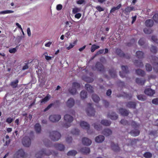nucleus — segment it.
Returning <instances> with one entry per match:
<instances>
[{
  "label": "nucleus",
  "mask_w": 158,
  "mask_h": 158,
  "mask_svg": "<svg viewBox=\"0 0 158 158\" xmlns=\"http://www.w3.org/2000/svg\"><path fill=\"white\" fill-rule=\"evenodd\" d=\"M117 97H123L126 98H129V99H131L132 97V96H130V95L128 94L125 92H123V93L122 94L118 95H117Z\"/></svg>",
  "instance_id": "42"
},
{
  "label": "nucleus",
  "mask_w": 158,
  "mask_h": 158,
  "mask_svg": "<svg viewBox=\"0 0 158 158\" xmlns=\"http://www.w3.org/2000/svg\"><path fill=\"white\" fill-rule=\"evenodd\" d=\"M61 136L60 134L57 131H53L50 132V138L53 141H58Z\"/></svg>",
  "instance_id": "4"
},
{
  "label": "nucleus",
  "mask_w": 158,
  "mask_h": 158,
  "mask_svg": "<svg viewBox=\"0 0 158 158\" xmlns=\"http://www.w3.org/2000/svg\"><path fill=\"white\" fill-rule=\"evenodd\" d=\"M54 105V103H51L44 110V112H46L49 110L52 106Z\"/></svg>",
  "instance_id": "59"
},
{
  "label": "nucleus",
  "mask_w": 158,
  "mask_h": 158,
  "mask_svg": "<svg viewBox=\"0 0 158 158\" xmlns=\"http://www.w3.org/2000/svg\"><path fill=\"white\" fill-rule=\"evenodd\" d=\"M146 81V80L145 79L142 80L140 78H136L135 79L136 82L139 85H143Z\"/></svg>",
  "instance_id": "32"
},
{
  "label": "nucleus",
  "mask_w": 158,
  "mask_h": 158,
  "mask_svg": "<svg viewBox=\"0 0 158 158\" xmlns=\"http://www.w3.org/2000/svg\"><path fill=\"white\" fill-rule=\"evenodd\" d=\"M58 154V153L56 152L50 151L49 150L43 149L37 153L35 154V156L36 158H41L42 156H48L52 154L54 156H57Z\"/></svg>",
  "instance_id": "1"
},
{
  "label": "nucleus",
  "mask_w": 158,
  "mask_h": 158,
  "mask_svg": "<svg viewBox=\"0 0 158 158\" xmlns=\"http://www.w3.org/2000/svg\"><path fill=\"white\" fill-rule=\"evenodd\" d=\"M152 40L157 44H158V40L157 39L156 37L155 36H152Z\"/></svg>",
  "instance_id": "61"
},
{
  "label": "nucleus",
  "mask_w": 158,
  "mask_h": 158,
  "mask_svg": "<svg viewBox=\"0 0 158 158\" xmlns=\"http://www.w3.org/2000/svg\"><path fill=\"white\" fill-rule=\"evenodd\" d=\"M153 19L156 22H158V13L155 14L152 17Z\"/></svg>",
  "instance_id": "56"
},
{
  "label": "nucleus",
  "mask_w": 158,
  "mask_h": 158,
  "mask_svg": "<svg viewBox=\"0 0 158 158\" xmlns=\"http://www.w3.org/2000/svg\"><path fill=\"white\" fill-rule=\"evenodd\" d=\"M105 139V137L104 136L99 135L95 138V141L98 143L102 142Z\"/></svg>",
  "instance_id": "24"
},
{
  "label": "nucleus",
  "mask_w": 158,
  "mask_h": 158,
  "mask_svg": "<svg viewBox=\"0 0 158 158\" xmlns=\"http://www.w3.org/2000/svg\"><path fill=\"white\" fill-rule=\"evenodd\" d=\"M19 82V80L17 79L14 81L11 82L10 85L13 88H16L18 87Z\"/></svg>",
  "instance_id": "22"
},
{
  "label": "nucleus",
  "mask_w": 158,
  "mask_h": 158,
  "mask_svg": "<svg viewBox=\"0 0 158 158\" xmlns=\"http://www.w3.org/2000/svg\"><path fill=\"white\" fill-rule=\"evenodd\" d=\"M144 32L146 34H150L152 32L151 28H145L143 30Z\"/></svg>",
  "instance_id": "50"
},
{
  "label": "nucleus",
  "mask_w": 158,
  "mask_h": 158,
  "mask_svg": "<svg viewBox=\"0 0 158 158\" xmlns=\"http://www.w3.org/2000/svg\"><path fill=\"white\" fill-rule=\"evenodd\" d=\"M101 123L104 126H109L110 125L111 122L106 119H103L101 120Z\"/></svg>",
  "instance_id": "30"
},
{
  "label": "nucleus",
  "mask_w": 158,
  "mask_h": 158,
  "mask_svg": "<svg viewBox=\"0 0 158 158\" xmlns=\"http://www.w3.org/2000/svg\"><path fill=\"white\" fill-rule=\"evenodd\" d=\"M102 134L106 136H108L112 133L111 131L109 129H105L102 131Z\"/></svg>",
  "instance_id": "25"
},
{
  "label": "nucleus",
  "mask_w": 158,
  "mask_h": 158,
  "mask_svg": "<svg viewBox=\"0 0 158 158\" xmlns=\"http://www.w3.org/2000/svg\"><path fill=\"white\" fill-rule=\"evenodd\" d=\"M92 98L94 101L97 103L100 100L99 97L95 94H93L92 95Z\"/></svg>",
  "instance_id": "36"
},
{
  "label": "nucleus",
  "mask_w": 158,
  "mask_h": 158,
  "mask_svg": "<svg viewBox=\"0 0 158 158\" xmlns=\"http://www.w3.org/2000/svg\"><path fill=\"white\" fill-rule=\"evenodd\" d=\"M136 103L135 102H129L127 103L126 106L129 108L135 109Z\"/></svg>",
  "instance_id": "21"
},
{
  "label": "nucleus",
  "mask_w": 158,
  "mask_h": 158,
  "mask_svg": "<svg viewBox=\"0 0 158 158\" xmlns=\"http://www.w3.org/2000/svg\"><path fill=\"white\" fill-rule=\"evenodd\" d=\"M109 74L113 78H115L117 77L116 71L113 69H112L109 70Z\"/></svg>",
  "instance_id": "35"
},
{
  "label": "nucleus",
  "mask_w": 158,
  "mask_h": 158,
  "mask_svg": "<svg viewBox=\"0 0 158 158\" xmlns=\"http://www.w3.org/2000/svg\"><path fill=\"white\" fill-rule=\"evenodd\" d=\"M111 146L112 150L115 152H118L120 150V148L118 144H115L114 143L112 142Z\"/></svg>",
  "instance_id": "20"
},
{
  "label": "nucleus",
  "mask_w": 158,
  "mask_h": 158,
  "mask_svg": "<svg viewBox=\"0 0 158 158\" xmlns=\"http://www.w3.org/2000/svg\"><path fill=\"white\" fill-rule=\"evenodd\" d=\"M14 120V119L13 118H11L9 117L7 118L6 120V122L8 124L11 123Z\"/></svg>",
  "instance_id": "58"
},
{
  "label": "nucleus",
  "mask_w": 158,
  "mask_h": 158,
  "mask_svg": "<svg viewBox=\"0 0 158 158\" xmlns=\"http://www.w3.org/2000/svg\"><path fill=\"white\" fill-rule=\"evenodd\" d=\"M77 152L74 150H72L69 151L67 153L68 156H74L77 154Z\"/></svg>",
  "instance_id": "38"
},
{
  "label": "nucleus",
  "mask_w": 158,
  "mask_h": 158,
  "mask_svg": "<svg viewBox=\"0 0 158 158\" xmlns=\"http://www.w3.org/2000/svg\"><path fill=\"white\" fill-rule=\"evenodd\" d=\"M95 67L97 70L100 72H105V69L103 65L99 62H97L95 64Z\"/></svg>",
  "instance_id": "13"
},
{
  "label": "nucleus",
  "mask_w": 158,
  "mask_h": 158,
  "mask_svg": "<svg viewBox=\"0 0 158 158\" xmlns=\"http://www.w3.org/2000/svg\"><path fill=\"white\" fill-rule=\"evenodd\" d=\"M122 6V5L121 4H118L117 6L114 7H113L110 10V12L112 13L115 11L116 10L119 9Z\"/></svg>",
  "instance_id": "39"
},
{
  "label": "nucleus",
  "mask_w": 158,
  "mask_h": 158,
  "mask_svg": "<svg viewBox=\"0 0 158 158\" xmlns=\"http://www.w3.org/2000/svg\"><path fill=\"white\" fill-rule=\"evenodd\" d=\"M18 47V46H17L16 48L9 49V52L11 53H15L17 52V48Z\"/></svg>",
  "instance_id": "54"
},
{
  "label": "nucleus",
  "mask_w": 158,
  "mask_h": 158,
  "mask_svg": "<svg viewBox=\"0 0 158 158\" xmlns=\"http://www.w3.org/2000/svg\"><path fill=\"white\" fill-rule=\"evenodd\" d=\"M131 125L134 129L131 131L130 133L133 136H136L139 135L140 132L139 130L140 124L135 121H132L131 122Z\"/></svg>",
  "instance_id": "2"
},
{
  "label": "nucleus",
  "mask_w": 158,
  "mask_h": 158,
  "mask_svg": "<svg viewBox=\"0 0 158 158\" xmlns=\"http://www.w3.org/2000/svg\"><path fill=\"white\" fill-rule=\"evenodd\" d=\"M138 99L142 101H144L146 99V97L143 95L140 94L137 96Z\"/></svg>",
  "instance_id": "44"
},
{
  "label": "nucleus",
  "mask_w": 158,
  "mask_h": 158,
  "mask_svg": "<svg viewBox=\"0 0 158 158\" xmlns=\"http://www.w3.org/2000/svg\"><path fill=\"white\" fill-rule=\"evenodd\" d=\"M108 117L112 120H116L118 118V115L115 113H112L111 114H108Z\"/></svg>",
  "instance_id": "28"
},
{
  "label": "nucleus",
  "mask_w": 158,
  "mask_h": 158,
  "mask_svg": "<svg viewBox=\"0 0 158 158\" xmlns=\"http://www.w3.org/2000/svg\"><path fill=\"white\" fill-rule=\"evenodd\" d=\"M145 67L147 71L150 72L152 71V67L150 64H146Z\"/></svg>",
  "instance_id": "51"
},
{
  "label": "nucleus",
  "mask_w": 158,
  "mask_h": 158,
  "mask_svg": "<svg viewBox=\"0 0 158 158\" xmlns=\"http://www.w3.org/2000/svg\"><path fill=\"white\" fill-rule=\"evenodd\" d=\"M134 64L137 67H142L143 66L142 62L137 60H135L134 62Z\"/></svg>",
  "instance_id": "37"
},
{
  "label": "nucleus",
  "mask_w": 158,
  "mask_h": 158,
  "mask_svg": "<svg viewBox=\"0 0 158 158\" xmlns=\"http://www.w3.org/2000/svg\"><path fill=\"white\" fill-rule=\"evenodd\" d=\"M152 102L153 104L158 105V98L153 99L152 101Z\"/></svg>",
  "instance_id": "62"
},
{
  "label": "nucleus",
  "mask_w": 158,
  "mask_h": 158,
  "mask_svg": "<svg viewBox=\"0 0 158 158\" xmlns=\"http://www.w3.org/2000/svg\"><path fill=\"white\" fill-rule=\"evenodd\" d=\"M145 94L148 96H152L155 93V91L150 88L146 89L144 91Z\"/></svg>",
  "instance_id": "17"
},
{
  "label": "nucleus",
  "mask_w": 158,
  "mask_h": 158,
  "mask_svg": "<svg viewBox=\"0 0 158 158\" xmlns=\"http://www.w3.org/2000/svg\"><path fill=\"white\" fill-rule=\"evenodd\" d=\"M64 120L65 123L63 126L64 127L68 128L71 126V123L73 120V118L71 115L66 114L64 116Z\"/></svg>",
  "instance_id": "3"
},
{
  "label": "nucleus",
  "mask_w": 158,
  "mask_h": 158,
  "mask_svg": "<svg viewBox=\"0 0 158 158\" xmlns=\"http://www.w3.org/2000/svg\"><path fill=\"white\" fill-rule=\"evenodd\" d=\"M35 129L36 133H40L41 131V127L40 124L37 123L35 124Z\"/></svg>",
  "instance_id": "34"
},
{
  "label": "nucleus",
  "mask_w": 158,
  "mask_h": 158,
  "mask_svg": "<svg viewBox=\"0 0 158 158\" xmlns=\"http://www.w3.org/2000/svg\"><path fill=\"white\" fill-rule=\"evenodd\" d=\"M144 53L142 51H137L136 52V56L138 59H143L144 57Z\"/></svg>",
  "instance_id": "29"
},
{
  "label": "nucleus",
  "mask_w": 158,
  "mask_h": 158,
  "mask_svg": "<svg viewBox=\"0 0 158 158\" xmlns=\"http://www.w3.org/2000/svg\"><path fill=\"white\" fill-rule=\"evenodd\" d=\"M18 156L25 158L26 156V154L24 152L23 150L21 149L17 151L14 154V157H18Z\"/></svg>",
  "instance_id": "14"
},
{
  "label": "nucleus",
  "mask_w": 158,
  "mask_h": 158,
  "mask_svg": "<svg viewBox=\"0 0 158 158\" xmlns=\"http://www.w3.org/2000/svg\"><path fill=\"white\" fill-rule=\"evenodd\" d=\"M86 90L89 93H92L94 92L93 88L92 86L89 84H85V85Z\"/></svg>",
  "instance_id": "31"
},
{
  "label": "nucleus",
  "mask_w": 158,
  "mask_h": 158,
  "mask_svg": "<svg viewBox=\"0 0 158 158\" xmlns=\"http://www.w3.org/2000/svg\"><path fill=\"white\" fill-rule=\"evenodd\" d=\"M145 24L146 27H151L154 24V22L152 19H148L145 21Z\"/></svg>",
  "instance_id": "26"
},
{
  "label": "nucleus",
  "mask_w": 158,
  "mask_h": 158,
  "mask_svg": "<svg viewBox=\"0 0 158 158\" xmlns=\"http://www.w3.org/2000/svg\"><path fill=\"white\" fill-rule=\"evenodd\" d=\"M51 98V96L48 94L45 97L41 100V102H45L48 101Z\"/></svg>",
  "instance_id": "43"
},
{
  "label": "nucleus",
  "mask_w": 158,
  "mask_h": 158,
  "mask_svg": "<svg viewBox=\"0 0 158 158\" xmlns=\"http://www.w3.org/2000/svg\"><path fill=\"white\" fill-rule=\"evenodd\" d=\"M80 131L79 129L75 128L73 129L71 131V133L73 135H77L79 134Z\"/></svg>",
  "instance_id": "48"
},
{
  "label": "nucleus",
  "mask_w": 158,
  "mask_h": 158,
  "mask_svg": "<svg viewBox=\"0 0 158 158\" xmlns=\"http://www.w3.org/2000/svg\"><path fill=\"white\" fill-rule=\"evenodd\" d=\"M14 12V11L12 10H7L4 11H0V14H7L12 13Z\"/></svg>",
  "instance_id": "47"
},
{
  "label": "nucleus",
  "mask_w": 158,
  "mask_h": 158,
  "mask_svg": "<svg viewBox=\"0 0 158 158\" xmlns=\"http://www.w3.org/2000/svg\"><path fill=\"white\" fill-rule=\"evenodd\" d=\"M94 128L97 131H100L102 129V127L99 124H98L97 123H94L93 125Z\"/></svg>",
  "instance_id": "46"
},
{
  "label": "nucleus",
  "mask_w": 158,
  "mask_h": 158,
  "mask_svg": "<svg viewBox=\"0 0 158 158\" xmlns=\"http://www.w3.org/2000/svg\"><path fill=\"white\" fill-rule=\"evenodd\" d=\"M82 142L84 145L88 146L92 143L91 140L86 137H84L82 139Z\"/></svg>",
  "instance_id": "18"
},
{
  "label": "nucleus",
  "mask_w": 158,
  "mask_h": 158,
  "mask_svg": "<svg viewBox=\"0 0 158 158\" xmlns=\"http://www.w3.org/2000/svg\"><path fill=\"white\" fill-rule=\"evenodd\" d=\"M85 81L91 83L93 81L94 79L93 78L87 77L86 78Z\"/></svg>",
  "instance_id": "63"
},
{
  "label": "nucleus",
  "mask_w": 158,
  "mask_h": 158,
  "mask_svg": "<svg viewBox=\"0 0 158 158\" xmlns=\"http://www.w3.org/2000/svg\"><path fill=\"white\" fill-rule=\"evenodd\" d=\"M54 105V103H51L44 110V112H46L49 110L52 106Z\"/></svg>",
  "instance_id": "60"
},
{
  "label": "nucleus",
  "mask_w": 158,
  "mask_h": 158,
  "mask_svg": "<svg viewBox=\"0 0 158 158\" xmlns=\"http://www.w3.org/2000/svg\"><path fill=\"white\" fill-rule=\"evenodd\" d=\"M119 111L121 115L127 116L129 114L128 111L126 110L121 108L119 109Z\"/></svg>",
  "instance_id": "27"
},
{
  "label": "nucleus",
  "mask_w": 158,
  "mask_h": 158,
  "mask_svg": "<svg viewBox=\"0 0 158 158\" xmlns=\"http://www.w3.org/2000/svg\"><path fill=\"white\" fill-rule=\"evenodd\" d=\"M135 10V9L134 7L127 6L123 11L124 12V13L126 15H128L131 11Z\"/></svg>",
  "instance_id": "16"
},
{
  "label": "nucleus",
  "mask_w": 158,
  "mask_h": 158,
  "mask_svg": "<svg viewBox=\"0 0 158 158\" xmlns=\"http://www.w3.org/2000/svg\"><path fill=\"white\" fill-rule=\"evenodd\" d=\"M136 73L137 75L141 77H143L145 74L144 71L140 69L136 70Z\"/></svg>",
  "instance_id": "33"
},
{
  "label": "nucleus",
  "mask_w": 158,
  "mask_h": 158,
  "mask_svg": "<svg viewBox=\"0 0 158 158\" xmlns=\"http://www.w3.org/2000/svg\"><path fill=\"white\" fill-rule=\"evenodd\" d=\"M97 10L99 12H101L104 10V9L102 8L100 6H98L96 7Z\"/></svg>",
  "instance_id": "64"
},
{
  "label": "nucleus",
  "mask_w": 158,
  "mask_h": 158,
  "mask_svg": "<svg viewBox=\"0 0 158 158\" xmlns=\"http://www.w3.org/2000/svg\"><path fill=\"white\" fill-rule=\"evenodd\" d=\"M81 10L80 8L77 7H75L73 8V9L72 12L74 14H76L77 12H79Z\"/></svg>",
  "instance_id": "55"
},
{
  "label": "nucleus",
  "mask_w": 158,
  "mask_h": 158,
  "mask_svg": "<svg viewBox=\"0 0 158 158\" xmlns=\"http://www.w3.org/2000/svg\"><path fill=\"white\" fill-rule=\"evenodd\" d=\"M77 42V40H76L74 41L73 43H70L69 46L67 47V49L68 50H69L72 48H73L75 45L76 44Z\"/></svg>",
  "instance_id": "45"
},
{
  "label": "nucleus",
  "mask_w": 158,
  "mask_h": 158,
  "mask_svg": "<svg viewBox=\"0 0 158 158\" xmlns=\"http://www.w3.org/2000/svg\"><path fill=\"white\" fill-rule=\"evenodd\" d=\"M80 96L82 99H84L87 98V93L85 90H82L81 92Z\"/></svg>",
  "instance_id": "41"
},
{
  "label": "nucleus",
  "mask_w": 158,
  "mask_h": 158,
  "mask_svg": "<svg viewBox=\"0 0 158 158\" xmlns=\"http://www.w3.org/2000/svg\"><path fill=\"white\" fill-rule=\"evenodd\" d=\"M80 151L83 154H87L90 153V150L89 148L85 147L81 148L80 150Z\"/></svg>",
  "instance_id": "23"
},
{
  "label": "nucleus",
  "mask_w": 158,
  "mask_h": 158,
  "mask_svg": "<svg viewBox=\"0 0 158 158\" xmlns=\"http://www.w3.org/2000/svg\"><path fill=\"white\" fill-rule=\"evenodd\" d=\"M61 117L60 115L53 114L50 116L49 119L52 122H58L61 118Z\"/></svg>",
  "instance_id": "12"
},
{
  "label": "nucleus",
  "mask_w": 158,
  "mask_h": 158,
  "mask_svg": "<svg viewBox=\"0 0 158 158\" xmlns=\"http://www.w3.org/2000/svg\"><path fill=\"white\" fill-rule=\"evenodd\" d=\"M75 102L74 99L72 98H69L66 102V105L69 108L73 107L75 105Z\"/></svg>",
  "instance_id": "15"
},
{
  "label": "nucleus",
  "mask_w": 158,
  "mask_h": 158,
  "mask_svg": "<svg viewBox=\"0 0 158 158\" xmlns=\"http://www.w3.org/2000/svg\"><path fill=\"white\" fill-rule=\"evenodd\" d=\"M145 43V40L143 38H141L138 41L139 44L141 45H143Z\"/></svg>",
  "instance_id": "57"
},
{
  "label": "nucleus",
  "mask_w": 158,
  "mask_h": 158,
  "mask_svg": "<svg viewBox=\"0 0 158 158\" xmlns=\"http://www.w3.org/2000/svg\"><path fill=\"white\" fill-rule=\"evenodd\" d=\"M99 47H100L99 46L96 45L95 44H93L92 46L91 47V52H94L95 50L99 48Z\"/></svg>",
  "instance_id": "49"
},
{
  "label": "nucleus",
  "mask_w": 158,
  "mask_h": 158,
  "mask_svg": "<svg viewBox=\"0 0 158 158\" xmlns=\"http://www.w3.org/2000/svg\"><path fill=\"white\" fill-rule=\"evenodd\" d=\"M55 148L56 149L60 151H63L64 149V146L61 144L56 143L54 145Z\"/></svg>",
  "instance_id": "19"
},
{
  "label": "nucleus",
  "mask_w": 158,
  "mask_h": 158,
  "mask_svg": "<svg viewBox=\"0 0 158 158\" xmlns=\"http://www.w3.org/2000/svg\"><path fill=\"white\" fill-rule=\"evenodd\" d=\"M22 143L24 146L29 147L31 144V139L29 137L25 136L22 139Z\"/></svg>",
  "instance_id": "10"
},
{
  "label": "nucleus",
  "mask_w": 158,
  "mask_h": 158,
  "mask_svg": "<svg viewBox=\"0 0 158 158\" xmlns=\"http://www.w3.org/2000/svg\"><path fill=\"white\" fill-rule=\"evenodd\" d=\"M143 156L145 158H151L152 156V154L149 152H146L143 154Z\"/></svg>",
  "instance_id": "40"
},
{
  "label": "nucleus",
  "mask_w": 158,
  "mask_h": 158,
  "mask_svg": "<svg viewBox=\"0 0 158 158\" xmlns=\"http://www.w3.org/2000/svg\"><path fill=\"white\" fill-rule=\"evenodd\" d=\"M80 85L79 83L74 82L72 84V87L69 89V91L72 95L75 94L77 93L76 88L78 89L80 88Z\"/></svg>",
  "instance_id": "6"
},
{
  "label": "nucleus",
  "mask_w": 158,
  "mask_h": 158,
  "mask_svg": "<svg viewBox=\"0 0 158 158\" xmlns=\"http://www.w3.org/2000/svg\"><path fill=\"white\" fill-rule=\"evenodd\" d=\"M92 104L89 103L88 104V107L86 110V113L89 116H94L95 115V111L94 109L92 107Z\"/></svg>",
  "instance_id": "7"
},
{
  "label": "nucleus",
  "mask_w": 158,
  "mask_h": 158,
  "mask_svg": "<svg viewBox=\"0 0 158 158\" xmlns=\"http://www.w3.org/2000/svg\"><path fill=\"white\" fill-rule=\"evenodd\" d=\"M81 127L83 129H85L87 131V132L89 134H92V132H90V125L87 122L83 121H81L80 123Z\"/></svg>",
  "instance_id": "9"
},
{
  "label": "nucleus",
  "mask_w": 158,
  "mask_h": 158,
  "mask_svg": "<svg viewBox=\"0 0 158 158\" xmlns=\"http://www.w3.org/2000/svg\"><path fill=\"white\" fill-rule=\"evenodd\" d=\"M120 123L124 125H129L128 121L123 119L121 120L120 121Z\"/></svg>",
  "instance_id": "52"
},
{
  "label": "nucleus",
  "mask_w": 158,
  "mask_h": 158,
  "mask_svg": "<svg viewBox=\"0 0 158 158\" xmlns=\"http://www.w3.org/2000/svg\"><path fill=\"white\" fill-rule=\"evenodd\" d=\"M115 53L118 56L121 57H124L127 59H129L130 58V56L129 55L125 54L120 48H116Z\"/></svg>",
  "instance_id": "8"
},
{
  "label": "nucleus",
  "mask_w": 158,
  "mask_h": 158,
  "mask_svg": "<svg viewBox=\"0 0 158 158\" xmlns=\"http://www.w3.org/2000/svg\"><path fill=\"white\" fill-rule=\"evenodd\" d=\"M151 52L154 53H156L157 52V48L156 47L152 46L150 48Z\"/></svg>",
  "instance_id": "53"
},
{
  "label": "nucleus",
  "mask_w": 158,
  "mask_h": 158,
  "mask_svg": "<svg viewBox=\"0 0 158 158\" xmlns=\"http://www.w3.org/2000/svg\"><path fill=\"white\" fill-rule=\"evenodd\" d=\"M121 69L123 71L119 72V75L122 78L126 77V75L129 73L128 68L126 66L122 65L121 66Z\"/></svg>",
  "instance_id": "11"
},
{
  "label": "nucleus",
  "mask_w": 158,
  "mask_h": 158,
  "mask_svg": "<svg viewBox=\"0 0 158 158\" xmlns=\"http://www.w3.org/2000/svg\"><path fill=\"white\" fill-rule=\"evenodd\" d=\"M150 59L151 62L153 65V68L155 71L158 72V58L156 56H152Z\"/></svg>",
  "instance_id": "5"
}]
</instances>
